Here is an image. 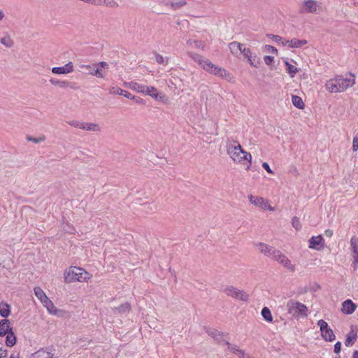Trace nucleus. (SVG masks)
<instances>
[{
    "label": "nucleus",
    "instance_id": "obj_1",
    "mask_svg": "<svg viewBox=\"0 0 358 358\" xmlns=\"http://www.w3.org/2000/svg\"><path fill=\"white\" fill-rule=\"evenodd\" d=\"M189 55L191 58L194 62L198 63L201 67L206 72L215 76L220 77L229 82L233 81V76L225 69L213 64L209 59H206L201 55L192 52L189 53Z\"/></svg>",
    "mask_w": 358,
    "mask_h": 358
},
{
    "label": "nucleus",
    "instance_id": "obj_2",
    "mask_svg": "<svg viewBox=\"0 0 358 358\" xmlns=\"http://www.w3.org/2000/svg\"><path fill=\"white\" fill-rule=\"evenodd\" d=\"M355 83V76L350 74L349 78L336 76L329 79L325 84L326 90L331 93H338L347 90Z\"/></svg>",
    "mask_w": 358,
    "mask_h": 358
},
{
    "label": "nucleus",
    "instance_id": "obj_3",
    "mask_svg": "<svg viewBox=\"0 0 358 358\" xmlns=\"http://www.w3.org/2000/svg\"><path fill=\"white\" fill-rule=\"evenodd\" d=\"M227 148V154L234 162H241L243 160H245L249 162L248 166V169H249L252 162V155L243 150L240 143L234 141L233 143L228 144Z\"/></svg>",
    "mask_w": 358,
    "mask_h": 358
},
{
    "label": "nucleus",
    "instance_id": "obj_4",
    "mask_svg": "<svg viewBox=\"0 0 358 358\" xmlns=\"http://www.w3.org/2000/svg\"><path fill=\"white\" fill-rule=\"evenodd\" d=\"M90 275L88 272L80 267L71 266L64 273V281L73 282L75 281L86 282L90 279Z\"/></svg>",
    "mask_w": 358,
    "mask_h": 358
},
{
    "label": "nucleus",
    "instance_id": "obj_5",
    "mask_svg": "<svg viewBox=\"0 0 358 358\" xmlns=\"http://www.w3.org/2000/svg\"><path fill=\"white\" fill-rule=\"evenodd\" d=\"M288 314L293 317H306L308 313V309L304 304L294 301L289 300L286 304Z\"/></svg>",
    "mask_w": 358,
    "mask_h": 358
},
{
    "label": "nucleus",
    "instance_id": "obj_6",
    "mask_svg": "<svg viewBox=\"0 0 358 358\" xmlns=\"http://www.w3.org/2000/svg\"><path fill=\"white\" fill-rule=\"evenodd\" d=\"M317 324L320 327L321 336L324 341L332 342L336 339V336L333 330L329 327L327 322L323 320H320L317 321Z\"/></svg>",
    "mask_w": 358,
    "mask_h": 358
},
{
    "label": "nucleus",
    "instance_id": "obj_7",
    "mask_svg": "<svg viewBox=\"0 0 358 358\" xmlns=\"http://www.w3.org/2000/svg\"><path fill=\"white\" fill-rule=\"evenodd\" d=\"M222 292L228 296H231L236 299H239L243 301H248L249 298V295L246 292L240 290L233 286H227L224 287L222 289Z\"/></svg>",
    "mask_w": 358,
    "mask_h": 358
},
{
    "label": "nucleus",
    "instance_id": "obj_8",
    "mask_svg": "<svg viewBox=\"0 0 358 358\" xmlns=\"http://www.w3.org/2000/svg\"><path fill=\"white\" fill-rule=\"evenodd\" d=\"M273 259L279 262L281 265H282L287 270L294 272L295 271V267L292 264L290 260L288 259L287 256L283 255L280 250H277V251H274L273 252Z\"/></svg>",
    "mask_w": 358,
    "mask_h": 358
},
{
    "label": "nucleus",
    "instance_id": "obj_9",
    "mask_svg": "<svg viewBox=\"0 0 358 358\" xmlns=\"http://www.w3.org/2000/svg\"><path fill=\"white\" fill-rule=\"evenodd\" d=\"M321 10L320 3L314 0H307L302 3L301 13H319Z\"/></svg>",
    "mask_w": 358,
    "mask_h": 358
},
{
    "label": "nucleus",
    "instance_id": "obj_10",
    "mask_svg": "<svg viewBox=\"0 0 358 358\" xmlns=\"http://www.w3.org/2000/svg\"><path fill=\"white\" fill-rule=\"evenodd\" d=\"M248 199L252 204L256 206H259L264 210H269L273 211L274 208L271 206L268 201H266L263 197L254 196L252 194L248 196Z\"/></svg>",
    "mask_w": 358,
    "mask_h": 358
},
{
    "label": "nucleus",
    "instance_id": "obj_11",
    "mask_svg": "<svg viewBox=\"0 0 358 358\" xmlns=\"http://www.w3.org/2000/svg\"><path fill=\"white\" fill-rule=\"evenodd\" d=\"M324 240L321 235L312 236L309 240V248L317 250H320L324 248Z\"/></svg>",
    "mask_w": 358,
    "mask_h": 358
},
{
    "label": "nucleus",
    "instance_id": "obj_12",
    "mask_svg": "<svg viewBox=\"0 0 358 358\" xmlns=\"http://www.w3.org/2000/svg\"><path fill=\"white\" fill-rule=\"evenodd\" d=\"M242 54L248 59V62L251 66L257 67L259 64V59L257 58L255 53L252 52L249 48H243Z\"/></svg>",
    "mask_w": 358,
    "mask_h": 358
},
{
    "label": "nucleus",
    "instance_id": "obj_13",
    "mask_svg": "<svg viewBox=\"0 0 358 358\" xmlns=\"http://www.w3.org/2000/svg\"><path fill=\"white\" fill-rule=\"evenodd\" d=\"M109 65L106 62H100L96 63L95 70L94 72V76L99 78H103L106 76V69H108Z\"/></svg>",
    "mask_w": 358,
    "mask_h": 358
},
{
    "label": "nucleus",
    "instance_id": "obj_14",
    "mask_svg": "<svg viewBox=\"0 0 358 358\" xmlns=\"http://www.w3.org/2000/svg\"><path fill=\"white\" fill-rule=\"evenodd\" d=\"M357 308V305L350 299L344 301L342 303L341 311L346 315L352 314Z\"/></svg>",
    "mask_w": 358,
    "mask_h": 358
},
{
    "label": "nucleus",
    "instance_id": "obj_15",
    "mask_svg": "<svg viewBox=\"0 0 358 358\" xmlns=\"http://www.w3.org/2000/svg\"><path fill=\"white\" fill-rule=\"evenodd\" d=\"M73 71V65L71 62H68L63 66L53 67L52 72L55 74H67Z\"/></svg>",
    "mask_w": 358,
    "mask_h": 358
},
{
    "label": "nucleus",
    "instance_id": "obj_16",
    "mask_svg": "<svg viewBox=\"0 0 358 358\" xmlns=\"http://www.w3.org/2000/svg\"><path fill=\"white\" fill-rule=\"evenodd\" d=\"M256 246L260 252L271 258H273V252L277 251L274 248L264 243H259Z\"/></svg>",
    "mask_w": 358,
    "mask_h": 358
},
{
    "label": "nucleus",
    "instance_id": "obj_17",
    "mask_svg": "<svg viewBox=\"0 0 358 358\" xmlns=\"http://www.w3.org/2000/svg\"><path fill=\"white\" fill-rule=\"evenodd\" d=\"M109 93L110 94L122 95L129 99H135V96L131 94L130 92H129L126 90H124L118 87H111L109 89Z\"/></svg>",
    "mask_w": 358,
    "mask_h": 358
},
{
    "label": "nucleus",
    "instance_id": "obj_18",
    "mask_svg": "<svg viewBox=\"0 0 358 358\" xmlns=\"http://www.w3.org/2000/svg\"><path fill=\"white\" fill-rule=\"evenodd\" d=\"M125 86L130 88L132 90L136 91L138 93L142 94H145V90L148 89V86L133 81L129 82L128 83H125Z\"/></svg>",
    "mask_w": 358,
    "mask_h": 358
},
{
    "label": "nucleus",
    "instance_id": "obj_19",
    "mask_svg": "<svg viewBox=\"0 0 358 358\" xmlns=\"http://www.w3.org/2000/svg\"><path fill=\"white\" fill-rule=\"evenodd\" d=\"M12 330L10 327V321L7 319H3L0 321V336H4Z\"/></svg>",
    "mask_w": 358,
    "mask_h": 358
},
{
    "label": "nucleus",
    "instance_id": "obj_20",
    "mask_svg": "<svg viewBox=\"0 0 358 358\" xmlns=\"http://www.w3.org/2000/svg\"><path fill=\"white\" fill-rule=\"evenodd\" d=\"M209 336L215 338L218 343L224 345V340L222 339L223 334L214 329H210L207 331Z\"/></svg>",
    "mask_w": 358,
    "mask_h": 358
},
{
    "label": "nucleus",
    "instance_id": "obj_21",
    "mask_svg": "<svg viewBox=\"0 0 358 358\" xmlns=\"http://www.w3.org/2000/svg\"><path fill=\"white\" fill-rule=\"evenodd\" d=\"M285 43H287V46L294 48H299L301 47L302 45H306L307 43V41L292 38V40H287V42H285Z\"/></svg>",
    "mask_w": 358,
    "mask_h": 358
},
{
    "label": "nucleus",
    "instance_id": "obj_22",
    "mask_svg": "<svg viewBox=\"0 0 358 358\" xmlns=\"http://www.w3.org/2000/svg\"><path fill=\"white\" fill-rule=\"evenodd\" d=\"M229 48L233 55H237L238 52L242 53L244 47L241 43L234 41L229 43Z\"/></svg>",
    "mask_w": 358,
    "mask_h": 358
},
{
    "label": "nucleus",
    "instance_id": "obj_23",
    "mask_svg": "<svg viewBox=\"0 0 358 358\" xmlns=\"http://www.w3.org/2000/svg\"><path fill=\"white\" fill-rule=\"evenodd\" d=\"M43 305L47 308L48 311L52 315H56L57 309L55 306L54 303L50 301L48 297L43 300L42 302Z\"/></svg>",
    "mask_w": 358,
    "mask_h": 358
},
{
    "label": "nucleus",
    "instance_id": "obj_24",
    "mask_svg": "<svg viewBox=\"0 0 358 358\" xmlns=\"http://www.w3.org/2000/svg\"><path fill=\"white\" fill-rule=\"evenodd\" d=\"M285 64L286 66V71L289 74V76L291 78H294L298 72L297 67L291 64L287 59L285 60Z\"/></svg>",
    "mask_w": 358,
    "mask_h": 358
},
{
    "label": "nucleus",
    "instance_id": "obj_25",
    "mask_svg": "<svg viewBox=\"0 0 358 358\" xmlns=\"http://www.w3.org/2000/svg\"><path fill=\"white\" fill-rule=\"evenodd\" d=\"M350 250L351 255H358V237L353 236L350 239Z\"/></svg>",
    "mask_w": 358,
    "mask_h": 358
},
{
    "label": "nucleus",
    "instance_id": "obj_26",
    "mask_svg": "<svg viewBox=\"0 0 358 358\" xmlns=\"http://www.w3.org/2000/svg\"><path fill=\"white\" fill-rule=\"evenodd\" d=\"M81 129L92 131H98L100 130V127L96 123L83 122L82 123Z\"/></svg>",
    "mask_w": 358,
    "mask_h": 358
},
{
    "label": "nucleus",
    "instance_id": "obj_27",
    "mask_svg": "<svg viewBox=\"0 0 358 358\" xmlns=\"http://www.w3.org/2000/svg\"><path fill=\"white\" fill-rule=\"evenodd\" d=\"M10 313V306L5 303H0V315L3 317H7Z\"/></svg>",
    "mask_w": 358,
    "mask_h": 358
},
{
    "label": "nucleus",
    "instance_id": "obj_28",
    "mask_svg": "<svg viewBox=\"0 0 358 358\" xmlns=\"http://www.w3.org/2000/svg\"><path fill=\"white\" fill-rule=\"evenodd\" d=\"M6 345L8 347H13L16 343V336L13 331L6 334Z\"/></svg>",
    "mask_w": 358,
    "mask_h": 358
},
{
    "label": "nucleus",
    "instance_id": "obj_29",
    "mask_svg": "<svg viewBox=\"0 0 358 358\" xmlns=\"http://www.w3.org/2000/svg\"><path fill=\"white\" fill-rule=\"evenodd\" d=\"M130 308V304L128 303H125L120 305L119 307L115 308L113 309V312L114 313L124 314L126 313L129 312Z\"/></svg>",
    "mask_w": 358,
    "mask_h": 358
},
{
    "label": "nucleus",
    "instance_id": "obj_30",
    "mask_svg": "<svg viewBox=\"0 0 358 358\" xmlns=\"http://www.w3.org/2000/svg\"><path fill=\"white\" fill-rule=\"evenodd\" d=\"M32 358H53L52 355L43 350H38L32 355Z\"/></svg>",
    "mask_w": 358,
    "mask_h": 358
},
{
    "label": "nucleus",
    "instance_id": "obj_31",
    "mask_svg": "<svg viewBox=\"0 0 358 358\" xmlns=\"http://www.w3.org/2000/svg\"><path fill=\"white\" fill-rule=\"evenodd\" d=\"M292 104L299 109H302L304 108V103L302 99L297 95L292 96Z\"/></svg>",
    "mask_w": 358,
    "mask_h": 358
},
{
    "label": "nucleus",
    "instance_id": "obj_32",
    "mask_svg": "<svg viewBox=\"0 0 358 358\" xmlns=\"http://www.w3.org/2000/svg\"><path fill=\"white\" fill-rule=\"evenodd\" d=\"M95 66H96V63L92 64H80L79 66V67L81 69H85L86 70L85 73L90 76H94Z\"/></svg>",
    "mask_w": 358,
    "mask_h": 358
},
{
    "label": "nucleus",
    "instance_id": "obj_33",
    "mask_svg": "<svg viewBox=\"0 0 358 358\" xmlns=\"http://www.w3.org/2000/svg\"><path fill=\"white\" fill-rule=\"evenodd\" d=\"M225 345L228 346V349L234 354H236L241 357V352H244L243 350H241L239 347L237 345H231L228 341H224Z\"/></svg>",
    "mask_w": 358,
    "mask_h": 358
},
{
    "label": "nucleus",
    "instance_id": "obj_34",
    "mask_svg": "<svg viewBox=\"0 0 358 358\" xmlns=\"http://www.w3.org/2000/svg\"><path fill=\"white\" fill-rule=\"evenodd\" d=\"M34 291L36 296L38 300H40L41 302H42L43 300H45V299L48 297L44 291L39 287H35Z\"/></svg>",
    "mask_w": 358,
    "mask_h": 358
},
{
    "label": "nucleus",
    "instance_id": "obj_35",
    "mask_svg": "<svg viewBox=\"0 0 358 358\" xmlns=\"http://www.w3.org/2000/svg\"><path fill=\"white\" fill-rule=\"evenodd\" d=\"M356 339H357V334L353 331H352L350 333V334L348 335L346 340L345 341V345L347 347L352 346L353 345V343H355V341H356Z\"/></svg>",
    "mask_w": 358,
    "mask_h": 358
},
{
    "label": "nucleus",
    "instance_id": "obj_36",
    "mask_svg": "<svg viewBox=\"0 0 358 358\" xmlns=\"http://www.w3.org/2000/svg\"><path fill=\"white\" fill-rule=\"evenodd\" d=\"M262 315L263 318L267 322H271L273 320V317L271 310L267 307H264L262 308Z\"/></svg>",
    "mask_w": 358,
    "mask_h": 358
},
{
    "label": "nucleus",
    "instance_id": "obj_37",
    "mask_svg": "<svg viewBox=\"0 0 358 358\" xmlns=\"http://www.w3.org/2000/svg\"><path fill=\"white\" fill-rule=\"evenodd\" d=\"M1 44L7 48H10L13 45V41L11 39L10 36L6 35L0 39Z\"/></svg>",
    "mask_w": 358,
    "mask_h": 358
},
{
    "label": "nucleus",
    "instance_id": "obj_38",
    "mask_svg": "<svg viewBox=\"0 0 358 358\" xmlns=\"http://www.w3.org/2000/svg\"><path fill=\"white\" fill-rule=\"evenodd\" d=\"M186 4H187L186 1L180 0V1H176V2H170V7L173 10H176L182 8V6H184Z\"/></svg>",
    "mask_w": 358,
    "mask_h": 358
},
{
    "label": "nucleus",
    "instance_id": "obj_39",
    "mask_svg": "<svg viewBox=\"0 0 358 358\" xmlns=\"http://www.w3.org/2000/svg\"><path fill=\"white\" fill-rule=\"evenodd\" d=\"M145 94L149 95L155 99L157 98V90L155 87L148 86V89H147L145 92Z\"/></svg>",
    "mask_w": 358,
    "mask_h": 358
},
{
    "label": "nucleus",
    "instance_id": "obj_40",
    "mask_svg": "<svg viewBox=\"0 0 358 358\" xmlns=\"http://www.w3.org/2000/svg\"><path fill=\"white\" fill-rule=\"evenodd\" d=\"M272 40L275 41L277 44L282 45V46L287 45V40L282 38L281 36L278 35H272Z\"/></svg>",
    "mask_w": 358,
    "mask_h": 358
},
{
    "label": "nucleus",
    "instance_id": "obj_41",
    "mask_svg": "<svg viewBox=\"0 0 358 358\" xmlns=\"http://www.w3.org/2000/svg\"><path fill=\"white\" fill-rule=\"evenodd\" d=\"M50 82L51 84H52L54 85H59L62 87H64L67 86L69 84L68 81H65V80L61 81V80H57L55 78H51L50 80Z\"/></svg>",
    "mask_w": 358,
    "mask_h": 358
},
{
    "label": "nucleus",
    "instance_id": "obj_42",
    "mask_svg": "<svg viewBox=\"0 0 358 358\" xmlns=\"http://www.w3.org/2000/svg\"><path fill=\"white\" fill-rule=\"evenodd\" d=\"M26 139L28 141H31V142H33L34 143H39L45 141V136H41L38 137V138H34V137H32V136H27Z\"/></svg>",
    "mask_w": 358,
    "mask_h": 358
},
{
    "label": "nucleus",
    "instance_id": "obj_43",
    "mask_svg": "<svg viewBox=\"0 0 358 358\" xmlns=\"http://www.w3.org/2000/svg\"><path fill=\"white\" fill-rule=\"evenodd\" d=\"M292 225L296 231H300L301 229V224L300 223L299 218L296 216L292 220Z\"/></svg>",
    "mask_w": 358,
    "mask_h": 358
},
{
    "label": "nucleus",
    "instance_id": "obj_44",
    "mask_svg": "<svg viewBox=\"0 0 358 358\" xmlns=\"http://www.w3.org/2000/svg\"><path fill=\"white\" fill-rule=\"evenodd\" d=\"M155 60L158 64H162L163 65H166L168 64V59L164 58L159 53H155Z\"/></svg>",
    "mask_w": 358,
    "mask_h": 358
},
{
    "label": "nucleus",
    "instance_id": "obj_45",
    "mask_svg": "<svg viewBox=\"0 0 358 358\" xmlns=\"http://www.w3.org/2000/svg\"><path fill=\"white\" fill-rule=\"evenodd\" d=\"M104 6L110 8H117L119 6V4L115 0H106V3Z\"/></svg>",
    "mask_w": 358,
    "mask_h": 358
},
{
    "label": "nucleus",
    "instance_id": "obj_46",
    "mask_svg": "<svg viewBox=\"0 0 358 358\" xmlns=\"http://www.w3.org/2000/svg\"><path fill=\"white\" fill-rule=\"evenodd\" d=\"M67 123L72 127L79 128L80 129H81V127L83 126L82 125L83 122H79V121H76V120L68 121Z\"/></svg>",
    "mask_w": 358,
    "mask_h": 358
},
{
    "label": "nucleus",
    "instance_id": "obj_47",
    "mask_svg": "<svg viewBox=\"0 0 358 358\" xmlns=\"http://www.w3.org/2000/svg\"><path fill=\"white\" fill-rule=\"evenodd\" d=\"M352 150L355 152L358 150V133L353 138Z\"/></svg>",
    "mask_w": 358,
    "mask_h": 358
},
{
    "label": "nucleus",
    "instance_id": "obj_48",
    "mask_svg": "<svg viewBox=\"0 0 358 358\" xmlns=\"http://www.w3.org/2000/svg\"><path fill=\"white\" fill-rule=\"evenodd\" d=\"M187 44L190 46H194L196 48H200L201 42L197 41H193V40H188L187 41Z\"/></svg>",
    "mask_w": 358,
    "mask_h": 358
},
{
    "label": "nucleus",
    "instance_id": "obj_49",
    "mask_svg": "<svg viewBox=\"0 0 358 358\" xmlns=\"http://www.w3.org/2000/svg\"><path fill=\"white\" fill-rule=\"evenodd\" d=\"M91 3L94 6H104L106 0H92Z\"/></svg>",
    "mask_w": 358,
    "mask_h": 358
},
{
    "label": "nucleus",
    "instance_id": "obj_50",
    "mask_svg": "<svg viewBox=\"0 0 358 358\" xmlns=\"http://www.w3.org/2000/svg\"><path fill=\"white\" fill-rule=\"evenodd\" d=\"M264 60L266 65H270L273 62V57L269 55H266L264 57Z\"/></svg>",
    "mask_w": 358,
    "mask_h": 358
},
{
    "label": "nucleus",
    "instance_id": "obj_51",
    "mask_svg": "<svg viewBox=\"0 0 358 358\" xmlns=\"http://www.w3.org/2000/svg\"><path fill=\"white\" fill-rule=\"evenodd\" d=\"M341 350V343L338 341L334 345V352L336 354H339Z\"/></svg>",
    "mask_w": 358,
    "mask_h": 358
},
{
    "label": "nucleus",
    "instance_id": "obj_52",
    "mask_svg": "<svg viewBox=\"0 0 358 358\" xmlns=\"http://www.w3.org/2000/svg\"><path fill=\"white\" fill-rule=\"evenodd\" d=\"M8 355V351L6 349L3 348H0V358H6Z\"/></svg>",
    "mask_w": 358,
    "mask_h": 358
},
{
    "label": "nucleus",
    "instance_id": "obj_53",
    "mask_svg": "<svg viewBox=\"0 0 358 358\" xmlns=\"http://www.w3.org/2000/svg\"><path fill=\"white\" fill-rule=\"evenodd\" d=\"M265 48H266V50L268 52H272V53H276L277 52V49L275 47H273V46H271V45H266L265 46Z\"/></svg>",
    "mask_w": 358,
    "mask_h": 358
},
{
    "label": "nucleus",
    "instance_id": "obj_54",
    "mask_svg": "<svg viewBox=\"0 0 358 358\" xmlns=\"http://www.w3.org/2000/svg\"><path fill=\"white\" fill-rule=\"evenodd\" d=\"M64 230L69 234H74L76 231V229H74V227H73L71 226L64 227Z\"/></svg>",
    "mask_w": 358,
    "mask_h": 358
},
{
    "label": "nucleus",
    "instance_id": "obj_55",
    "mask_svg": "<svg viewBox=\"0 0 358 358\" xmlns=\"http://www.w3.org/2000/svg\"><path fill=\"white\" fill-rule=\"evenodd\" d=\"M262 167L269 173H273V171L271 169L268 164L267 162H264L262 164Z\"/></svg>",
    "mask_w": 358,
    "mask_h": 358
},
{
    "label": "nucleus",
    "instance_id": "obj_56",
    "mask_svg": "<svg viewBox=\"0 0 358 358\" xmlns=\"http://www.w3.org/2000/svg\"><path fill=\"white\" fill-rule=\"evenodd\" d=\"M352 263L353 264L356 265L358 264V255H352Z\"/></svg>",
    "mask_w": 358,
    "mask_h": 358
},
{
    "label": "nucleus",
    "instance_id": "obj_57",
    "mask_svg": "<svg viewBox=\"0 0 358 358\" xmlns=\"http://www.w3.org/2000/svg\"><path fill=\"white\" fill-rule=\"evenodd\" d=\"M136 103H140V104H143L144 103V101H143V99L140 98V97H138V96H135V99H134Z\"/></svg>",
    "mask_w": 358,
    "mask_h": 358
},
{
    "label": "nucleus",
    "instance_id": "obj_58",
    "mask_svg": "<svg viewBox=\"0 0 358 358\" xmlns=\"http://www.w3.org/2000/svg\"><path fill=\"white\" fill-rule=\"evenodd\" d=\"M240 358H253L250 357L249 355L246 354L245 352H241V357Z\"/></svg>",
    "mask_w": 358,
    "mask_h": 358
},
{
    "label": "nucleus",
    "instance_id": "obj_59",
    "mask_svg": "<svg viewBox=\"0 0 358 358\" xmlns=\"http://www.w3.org/2000/svg\"><path fill=\"white\" fill-rule=\"evenodd\" d=\"M324 234L328 236V237H331L332 235H333V231L330 229H327L325 231H324Z\"/></svg>",
    "mask_w": 358,
    "mask_h": 358
},
{
    "label": "nucleus",
    "instance_id": "obj_60",
    "mask_svg": "<svg viewBox=\"0 0 358 358\" xmlns=\"http://www.w3.org/2000/svg\"><path fill=\"white\" fill-rule=\"evenodd\" d=\"M10 358H20L19 352H14L10 355Z\"/></svg>",
    "mask_w": 358,
    "mask_h": 358
},
{
    "label": "nucleus",
    "instance_id": "obj_61",
    "mask_svg": "<svg viewBox=\"0 0 358 358\" xmlns=\"http://www.w3.org/2000/svg\"><path fill=\"white\" fill-rule=\"evenodd\" d=\"M5 17L4 12L3 10H0V21H1Z\"/></svg>",
    "mask_w": 358,
    "mask_h": 358
},
{
    "label": "nucleus",
    "instance_id": "obj_62",
    "mask_svg": "<svg viewBox=\"0 0 358 358\" xmlns=\"http://www.w3.org/2000/svg\"><path fill=\"white\" fill-rule=\"evenodd\" d=\"M352 358H358V350H355L353 352Z\"/></svg>",
    "mask_w": 358,
    "mask_h": 358
},
{
    "label": "nucleus",
    "instance_id": "obj_63",
    "mask_svg": "<svg viewBox=\"0 0 358 358\" xmlns=\"http://www.w3.org/2000/svg\"><path fill=\"white\" fill-rule=\"evenodd\" d=\"M170 2H171V1L165 2V3H164V5H165V6H170Z\"/></svg>",
    "mask_w": 358,
    "mask_h": 358
},
{
    "label": "nucleus",
    "instance_id": "obj_64",
    "mask_svg": "<svg viewBox=\"0 0 358 358\" xmlns=\"http://www.w3.org/2000/svg\"><path fill=\"white\" fill-rule=\"evenodd\" d=\"M335 358H341V357L338 355V356H336Z\"/></svg>",
    "mask_w": 358,
    "mask_h": 358
}]
</instances>
